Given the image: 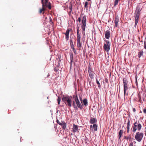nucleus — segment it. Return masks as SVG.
I'll use <instances>...</instances> for the list:
<instances>
[{
  "label": "nucleus",
  "instance_id": "a878e982",
  "mask_svg": "<svg viewBox=\"0 0 146 146\" xmlns=\"http://www.w3.org/2000/svg\"><path fill=\"white\" fill-rule=\"evenodd\" d=\"M72 4L70 3V5L69 6V9L70 10L69 14H70L72 11Z\"/></svg>",
  "mask_w": 146,
  "mask_h": 146
},
{
  "label": "nucleus",
  "instance_id": "4c0bfd02",
  "mask_svg": "<svg viewBox=\"0 0 146 146\" xmlns=\"http://www.w3.org/2000/svg\"><path fill=\"white\" fill-rule=\"evenodd\" d=\"M44 7L45 8V7H47L48 6V4H47V3H44Z\"/></svg>",
  "mask_w": 146,
  "mask_h": 146
},
{
  "label": "nucleus",
  "instance_id": "473e14b6",
  "mask_svg": "<svg viewBox=\"0 0 146 146\" xmlns=\"http://www.w3.org/2000/svg\"><path fill=\"white\" fill-rule=\"evenodd\" d=\"M47 7H48V8L49 9H51V8L50 4V2H49V3H48V6Z\"/></svg>",
  "mask_w": 146,
  "mask_h": 146
},
{
  "label": "nucleus",
  "instance_id": "f3484780",
  "mask_svg": "<svg viewBox=\"0 0 146 146\" xmlns=\"http://www.w3.org/2000/svg\"><path fill=\"white\" fill-rule=\"evenodd\" d=\"M77 46L80 48L82 47V44L81 42L80 39L77 40Z\"/></svg>",
  "mask_w": 146,
  "mask_h": 146
},
{
  "label": "nucleus",
  "instance_id": "9d476101",
  "mask_svg": "<svg viewBox=\"0 0 146 146\" xmlns=\"http://www.w3.org/2000/svg\"><path fill=\"white\" fill-rule=\"evenodd\" d=\"M70 31V30L68 29L66 31L65 33H64V34L65 35V38L67 40H68L69 38V33Z\"/></svg>",
  "mask_w": 146,
  "mask_h": 146
},
{
  "label": "nucleus",
  "instance_id": "aec40b11",
  "mask_svg": "<svg viewBox=\"0 0 146 146\" xmlns=\"http://www.w3.org/2000/svg\"><path fill=\"white\" fill-rule=\"evenodd\" d=\"M123 131L122 130H120L119 133V139L121 137L123 133Z\"/></svg>",
  "mask_w": 146,
  "mask_h": 146
},
{
  "label": "nucleus",
  "instance_id": "de8ad7c7",
  "mask_svg": "<svg viewBox=\"0 0 146 146\" xmlns=\"http://www.w3.org/2000/svg\"><path fill=\"white\" fill-rule=\"evenodd\" d=\"M129 146H133V144L132 143H131L129 145Z\"/></svg>",
  "mask_w": 146,
  "mask_h": 146
},
{
  "label": "nucleus",
  "instance_id": "c756f323",
  "mask_svg": "<svg viewBox=\"0 0 146 146\" xmlns=\"http://www.w3.org/2000/svg\"><path fill=\"white\" fill-rule=\"evenodd\" d=\"M57 101H58V104L59 105L61 101V98L60 97H58V98L57 99Z\"/></svg>",
  "mask_w": 146,
  "mask_h": 146
},
{
  "label": "nucleus",
  "instance_id": "f257e3e1",
  "mask_svg": "<svg viewBox=\"0 0 146 146\" xmlns=\"http://www.w3.org/2000/svg\"><path fill=\"white\" fill-rule=\"evenodd\" d=\"M105 43H104V50L106 51L107 54H106V64L108 65L109 64V57L108 52L110 50V42L108 40H104Z\"/></svg>",
  "mask_w": 146,
  "mask_h": 146
},
{
  "label": "nucleus",
  "instance_id": "c85d7f7f",
  "mask_svg": "<svg viewBox=\"0 0 146 146\" xmlns=\"http://www.w3.org/2000/svg\"><path fill=\"white\" fill-rule=\"evenodd\" d=\"M96 82L98 84V86L99 88H100L101 87V85L99 82V81L97 79H96Z\"/></svg>",
  "mask_w": 146,
  "mask_h": 146
},
{
  "label": "nucleus",
  "instance_id": "7ed1b4c3",
  "mask_svg": "<svg viewBox=\"0 0 146 146\" xmlns=\"http://www.w3.org/2000/svg\"><path fill=\"white\" fill-rule=\"evenodd\" d=\"M141 125L139 121H136L133 124L132 129V132L134 133L135 132L137 129L138 131H139L141 130Z\"/></svg>",
  "mask_w": 146,
  "mask_h": 146
},
{
  "label": "nucleus",
  "instance_id": "6ab92c4d",
  "mask_svg": "<svg viewBox=\"0 0 146 146\" xmlns=\"http://www.w3.org/2000/svg\"><path fill=\"white\" fill-rule=\"evenodd\" d=\"M105 37L107 39H109L110 37V31H107L106 32Z\"/></svg>",
  "mask_w": 146,
  "mask_h": 146
},
{
  "label": "nucleus",
  "instance_id": "423d86ee",
  "mask_svg": "<svg viewBox=\"0 0 146 146\" xmlns=\"http://www.w3.org/2000/svg\"><path fill=\"white\" fill-rule=\"evenodd\" d=\"M143 136V134L142 132H137L136 133L135 135L136 140L139 142L141 141Z\"/></svg>",
  "mask_w": 146,
  "mask_h": 146
},
{
  "label": "nucleus",
  "instance_id": "09e8293b",
  "mask_svg": "<svg viewBox=\"0 0 146 146\" xmlns=\"http://www.w3.org/2000/svg\"><path fill=\"white\" fill-rule=\"evenodd\" d=\"M78 31H80L79 30V27L78 26L77 28V31H78Z\"/></svg>",
  "mask_w": 146,
  "mask_h": 146
},
{
  "label": "nucleus",
  "instance_id": "72a5a7b5",
  "mask_svg": "<svg viewBox=\"0 0 146 146\" xmlns=\"http://www.w3.org/2000/svg\"><path fill=\"white\" fill-rule=\"evenodd\" d=\"M56 122L57 123H58L60 125H62V123H63L62 122H60L58 120H56Z\"/></svg>",
  "mask_w": 146,
  "mask_h": 146
},
{
  "label": "nucleus",
  "instance_id": "a18cd8bd",
  "mask_svg": "<svg viewBox=\"0 0 146 146\" xmlns=\"http://www.w3.org/2000/svg\"><path fill=\"white\" fill-rule=\"evenodd\" d=\"M79 98H80V101H81V102L83 100H82V97H81L79 96Z\"/></svg>",
  "mask_w": 146,
  "mask_h": 146
},
{
  "label": "nucleus",
  "instance_id": "dca6fc26",
  "mask_svg": "<svg viewBox=\"0 0 146 146\" xmlns=\"http://www.w3.org/2000/svg\"><path fill=\"white\" fill-rule=\"evenodd\" d=\"M96 121V119L93 118V117H91V118L90 119V122L91 124H94L95 123Z\"/></svg>",
  "mask_w": 146,
  "mask_h": 146
},
{
  "label": "nucleus",
  "instance_id": "2f4dec72",
  "mask_svg": "<svg viewBox=\"0 0 146 146\" xmlns=\"http://www.w3.org/2000/svg\"><path fill=\"white\" fill-rule=\"evenodd\" d=\"M123 86L127 85V81L126 80H123Z\"/></svg>",
  "mask_w": 146,
  "mask_h": 146
},
{
  "label": "nucleus",
  "instance_id": "6e6552de",
  "mask_svg": "<svg viewBox=\"0 0 146 146\" xmlns=\"http://www.w3.org/2000/svg\"><path fill=\"white\" fill-rule=\"evenodd\" d=\"M88 72L89 76L91 79H94V74H95V73L93 71H92L91 67L90 66H89L88 67Z\"/></svg>",
  "mask_w": 146,
  "mask_h": 146
},
{
  "label": "nucleus",
  "instance_id": "79ce46f5",
  "mask_svg": "<svg viewBox=\"0 0 146 146\" xmlns=\"http://www.w3.org/2000/svg\"><path fill=\"white\" fill-rule=\"evenodd\" d=\"M129 127H127V132L129 133Z\"/></svg>",
  "mask_w": 146,
  "mask_h": 146
},
{
  "label": "nucleus",
  "instance_id": "2eb2a0df",
  "mask_svg": "<svg viewBox=\"0 0 146 146\" xmlns=\"http://www.w3.org/2000/svg\"><path fill=\"white\" fill-rule=\"evenodd\" d=\"M91 129V128L94 129L95 131H96L97 129V125L96 124H94L93 125H91L90 126Z\"/></svg>",
  "mask_w": 146,
  "mask_h": 146
},
{
  "label": "nucleus",
  "instance_id": "412c9836",
  "mask_svg": "<svg viewBox=\"0 0 146 146\" xmlns=\"http://www.w3.org/2000/svg\"><path fill=\"white\" fill-rule=\"evenodd\" d=\"M92 3L91 1H90L89 3L87 1H86L85 3V5L84 6L85 8H87L88 7V4L91 5Z\"/></svg>",
  "mask_w": 146,
  "mask_h": 146
},
{
  "label": "nucleus",
  "instance_id": "bb28decb",
  "mask_svg": "<svg viewBox=\"0 0 146 146\" xmlns=\"http://www.w3.org/2000/svg\"><path fill=\"white\" fill-rule=\"evenodd\" d=\"M61 125L62 126V127L64 129H65L66 128V124L65 123L63 122Z\"/></svg>",
  "mask_w": 146,
  "mask_h": 146
},
{
  "label": "nucleus",
  "instance_id": "f8f14e48",
  "mask_svg": "<svg viewBox=\"0 0 146 146\" xmlns=\"http://www.w3.org/2000/svg\"><path fill=\"white\" fill-rule=\"evenodd\" d=\"M105 83L104 87L106 88H109V84H108V80L107 78L105 79L104 82H103Z\"/></svg>",
  "mask_w": 146,
  "mask_h": 146
},
{
  "label": "nucleus",
  "instance_id": "3c124183",
  "mask_svg": "<svg viewBox=\"0 0 146 146\" xmlns=\"http://www.w3.org/2000/svg\"><path fill=\"white\" fill-rule=\"evenodd\" d=\"M87 1H91V0H87Z\"/></svg>",
  "mask_w": 146,
  "mask_h": 146
},
{
  "label": "nucleus",
  "instance_id": "393cba45",
  "mask_svg": "<svg viewBox=\"0 0 146 146\" xmlns=\"http://www.w3.org/2000/svg\"><path fill=\"white\" fill-rule=\"evenodd\" d=\"M143 51H141L139 52L138 54V56L139 58H140L143 55Z\"/></svg>",
  "mask_w": 146,
  "mask_h": 146
},
{
  "label": "nucleus",
  "instance_id": "603ef678",
  "mask_svg": "<svg viewBox=\"0 0 146 146\" xmlns=\"http://www.w3.org/2000/svg\"><path fill=\"white\" fill-rule=\"evenodd\" d=\"M110 76H111V73H110Z\"/></svg>",
  "mask_w": 146,
  "mask_h": 146
},
{
  "label": "nucleus",
  "instance_id": "1a4fd4ad",
  "mask_svg": "<svg viewBox=\"0 0 146 146\" xmlns=\"http://www.w3.org/2000/svg\"><path fill=\"white\" fill-rule=\"evenodd\" d=\"M70 47L72 50L73 51L74 53L75 54H76L77 53L76 52V50L74 48L73 42L72 40H70Z\"/></svg>",
  "mask_w": 146,
  "mask_h": 146
},
{
  "label": "nucleus",
  "instance_id": "864d4df0",
  "mask_svg": "<svg viewBox=\"0 0 146 146\" xmlns=\"http://www.w3.org/2000/svg\"><path fill=\"white\" fill-rule=\"evenodd\" d=\"M78 1H79V2L80 0H78Z\"/></svg>",
  "mask_w": 146,
  "mask_h": 146
},
{
  "label": "nucleus",
  "instance_id": "39448f33",
  "mask_svg": "<svg viewBox=\"0 0 146 146\" xmlns=\"http://www.w3.org/2000/svg\"><path fill=\"white\" fill-rule=\"evenodd\" d=\"M73 98L74 99V100L76 102L77 107H78L80 109L82 110L83 108L82 105L79 101L77 96V95H74L73 96Z\"/></svg>",
  "mask_w": 146,
  "mask_h": 146
},
{
  "label": "nucleus",
  "instance_id": "58836bf2",
  "mask_svg": "<svg viewBox=\"0 0 146 146\" xmlns=\"http://www.w3.org/2000/svg\"><path fill=\"white\" fill-rule=\"evenodd\" d=\"M124 138L125 139H130V137H126V136H125L124 137Z\"/></svg>",
  "mask_w": 146,
  "mask_h": 146
},
{
  "label": "nucleus",
  "instance_id": "4be33fe9",
  "mask_svg": "<svg viewBox=\"0 0 146 146\" xmlns=\"http://www.w3.org/2000/svg\"><path fill=\"white\" fill-rule=\"evenodd\" d=\"M72 102H73L72 105L74 107V109H77L78 108L77 107L76 105V102H75V100H74V101H73Z\"/></svg>",
  "mask_w": 146,
  "mask_h": 146
},
{
  "label": "nucleus",
  "instance_id": "8fccbe9b",
  "mask_svg": "<svg viewBox=\"0 0 146 146\" xmlns=\"http://www.w3.org/2000/svg\"><path fill=\"white\" fill-rule=\"evenodd\" d=\"M136 85H137V79L136 80Z\"/></svg>",
  "mask_w": 146,
  "mask_h": 146
},
{
  "label": "nucleus",
  "instance_id": "c9c22d12",
  "mask_svg": "<svg viewBox=\"0 0 146 146\" xmlns=\"http://www.w3.org/2000/svg\"><path fill=\"white\" fill-rule=\"evenodd\" d=\"M81 36L80 35H78L77 36V40L80 39Z\"/></svg>",
  "mask_w": 146,
  "mask_h": 146
},
{
  "label": "nucleus",
  "instance_id": "a19ab883",
  "mask_svg": "<svg viewBox=\"0 0 146 146\" xmlns=\"http://www.w3.org/2000/svg\"><path fill=\"white\" fill-rule=\"evenodd\" d=\"M79 32H80V31H78V30L77 31V35H80Z\"/></svg>",
  "mask_w": 146,
  "mask_h": 146
},
{
  "label": "nucleus",
  "instance_id": "49530a36",
  "mask_svg": "<svg viewBox=\"0 0 146 146\" xmlns=\"http://www.w3.org/2000/svg\"><path fill=\"white\" fill-rule=\"evenodd\" d=\"M133 111L134 112H135L136 111V110H135V108H133Z\"/></svg>",
  "mask_w": 146,
  "mask_h": 146
},
{
  "label": "nucleus",
  "instance_id": "7c9ffc66",
  "mask_svg": "<svg viewBox=\"0 0 146 146\" xmlns=\"http://www.w3.org/2000/svg\"><path fill=\"white\" fill-rule=\"evenodd\" d=\"M130 121L129 119H127V127H129Z\"/></svg>",
  "mask_w": 146,
  "mask_h": 146
},
{
  "label": "nucleus",
  "instance_id": "f03ea898",
  "mask_svg": "<svg viewBox=\"0 0 146 146\" xmlns=\"http://www.w3.org/2000/svg\"><path fill=\"white\" fill-rule=\"evenodd\" d=\"M62 100L67 106L70 107L71 106L72 102V97L69 96H64L62 98Z\"/></svg>",
  "mask_w": 146,
  "mask_h": 146
},
{
  "label": "nucleus",
  "instance_id": "c03bdc74",
  "mask_svg": "<svg viewBox=\"0 0 146 146\" xmlns=\"http://www.w3.org/2000/svg\"><path fill=\"white\" fill-rule=\"evenodd\" d=\"M48 0H45L44 3H47Z\"/></svg>",
  "mask_w": 146,
  "mask_h": 146
},
{
  "label": "nucleus",
  "instance_id": "a211bd4d",
  "mask_svg": "<svg viewBox=\"0 0 146 146\" xmlns=\"http://www.w3.org/2000/svg\"><path fill=\"white\" fill-rule=\"evenodd\" d=\"M119 21V19L117 17L115 18L114 20L115 27H116L117 26L118 22Z\"/></svg>",
  "mask_w": 146,
  "mask_h": 146
},
{
  "label": "nucleus",
  "instance_id": "5fc2aeb1",
  "mask_svg": "<svg viewBox=\"0 0 146 146\" xmlns=\"http://www.w3.org/2000/svg\"><path fill=\"white\" fill-rule=\"evenodd\" d=\"M145 146H146V145Z\"/></svg>",
  "mask_w": 146,
  "mask_h": 146
},
{
  "label": "nucleus",
  "instance_id": "37998d69",
  "mask_svg": "<svg viewBox=\"0 0 146 146\" xmlns=\"http://www.w3.org/2000/svg\"><path fill=\"white\" fill-rule=\"evenodd\" d=\"M143 111L144 113L146 114V109H144L143 110Z\"/></svg>",
  "mask_w": 146,
  "mask_h": 146
},
{
  "label": "nucleus",
  "instance_id": "5701e85b",
  "mask_svg": "<svg viewBox=\"0 0 146 146\" xmlns=\"http://www.w3.org/2000/svg\"><path fill=\"white\" fill-rule=\"evenodd\" d=\"M73 55L72 53L70 55V64L71 65L73 62Z\"/></svg>",
  "mask_w": 146,
  "mask_h": 146
},
{
  "label": "nucleus",
  "instance_id": "b1692460",
  "mask_svg": "<svg viewBox=\"0 0 146 146\" xmlns=\"http://www.w3.org/2000/svg\"><path fill=\"white\" fill-rule=\"evenodd\" d=\"M124 86V95H125V94L126 92V90H128V88L127 86V85L124 86Z\"/></svg>",
  "mask_w": 146,
  "mask_h": 146
},
{
  "label": "nucleus",
  "instance_id": "4468645a",
  "mask_svg": "<svg viewBox=\"0 0 146 146\" xmlns=\"http://www.w3.org/2000/svg\"><path fill=\"white\" fill-rule=\"evenodd\" d=\"M78 126L74 124L73 125V128H72V131L74 133H75L78 130Z\"/></svg>",
  "mask_w": 146,
  "mask_h": 146
},
{
  "label": "nucleus",
  "instance_id": "e433bc0d",
  "mask_svg": "<svg viewBox=\"0 0 146 146\" xmlns=\"http://www.w3.org/2000/svg\"><path fill=\"white\" fill-rule=\"evenodd\" d=\"M144 48L145 49H146V41H144Z\"/></svg>",
  "mask_w": 146,
  "mask_h": 146
},
{
  "label": "nucleus",
  "instance_id": "ea45409f",
  "mask_svg": "<svg viewBox=\"0 0 146 146\" xmlns=\"http://www.w3.org/2000/svg\"><path fill=\"white\" fill-rule=\"evenodd\" d=\"M77 21H78L79 23L81 22V19L80 17H79L78 18Z\"/></svg>",
  "mask_w": 146,
  "mask_h": 146
},
{
  "label": "nucleus",
  "instance_id": "cd10ccee",
  "mask_svg": "<svg viewBox=\"0 0 146 146\" xmlns=\"http://www.w3.org/2000/svg\"><path fill=\"white\" fill-rule=\"evenodd\" d=\"M119 0H115L114 1V6H116L117 5V4L118 3V1Z\"/></svg>",
  "mask_w": 146,
  "mask_h": 146
},
{
  "label": "nucleus",
  "instance_id": "ddd939ff",
  "mask_svg": "<svg viewBox=\"0 0 146 146\" xmlns=\"http://www.w3.org/2000/svg\"><path fill=\"white\" fill-rule=\"evenodd\" d=\"M81 103L82 104V107L83 105L85 106H87L88 105V102L87 99L86 98L84 99L81 102Z\"/></svg>",
  "mask_w": 146,
  "mask_h": 146
},
{
  "label": "nucleus",
  "instance_id": "20e7f679",
  "mask_svg": "<svg viewBox=\"0 0 146 146\" xmlns=\"http://www.w3.org/2000/svg\"><path fill=\"white\" fill-rule=\"evenodd\" d=\"M141 11V10L140 9L139 7L137 6L135 11L136 14L135 15V24L134 25V27H136V26L137 25L138 22L139 17L140 15V12Z\"/></svg>",
  "mask_w": 146,
  "mask_h": 146
},
{
  "label": "nucleus",
  "instance_id": "f704fd0d",
  "mask_svg": "<svg viewBox=\"0 0 146 146\" xmlns=\"http://www.w3.org/2000/svg\"><path fill=\"white\" fill-rule=\"evenodd\" d=\"M50 24H53V22H52V19H51V17H50V21H49Z\"/></svg>",
  "mask_w": 146,
  "mask_h": 146
},
{
  "label": "nucleus",
  "instance_id": "9b49d317",
  "mask_svg": "<svg viewBox=\"0 0 146 146\" xmlns=\"http://www.w3.org/2000/svg\"><path fill=\"white\" fill-rule=\"evenodd\" d=\"M41 2L42 5V8L40 9L39 13L40 14H41L43 11H44L45 10V8L44 7V0H41Z\"/></svg>",
  "mask_w": 146,
  "mask_h": 146
},
{
  "label": "nucleus",
  "instance_id": "0eeeda50",
  "mask_svg": "<svg viewBox=\"0 0 146 146\" xmlns=\"http://www.w3.org/2000/svg\"><path fill=\"white\" fill-rule=\"evenodd\" d=\"M86 16L84 15L82 18V24L81 27L83 31L85 32V31L86 27Z\"/></svg>",
  "mask_w": 146,
  "mask_h": 146
}]
</instances>
